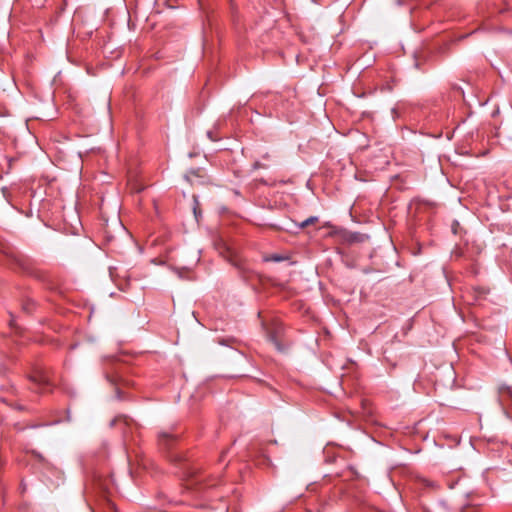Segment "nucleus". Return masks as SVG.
I'll use <instances>...</instances> for the list:
<instances>
[{
    "label": "nucleus",
    "instance_id": "nucleus-8",
    "mask_svg": "<svg viewBox=\"0 0 512 512\" xmlns=\"http://www.w3.org/2000/svg\"><path fill=\"white\" fill-rule=\"evenodd\" d=\"M254 167H255V168H259V167H260V164H259L258 162H256V163L254 164Z\"/></svg>",
    "mask_w": 512,
    "mask_h": 512
},
{
    "label": "nucleus",
    "instance_id": "nucleus-10",
    "mask_svg": "<svg viewBox=\"0 0 512 512\" xmlns=\"http://www.w3.org/2000/svg\"><path fill=\"white\" fill-rule=\"evenodd\" d=\"M229 261L232 262V264H235V261H233V259L229 258Z\"/></svg>",
    "mask_w": 512,
    "mask_h": 512
},
{
    "label": "nucleus",
    "instance_id": "nucleus-4",
    "mask_svg": "<svg viewBox=\"0 0 512 512\" xmlns=\"http://www.w3.org/2000/svg\"><path fill=\"white\" fill-rule=\"evenodd\" d=\"M34 381L39 382V384H41V385H47L48 384V380L45 377H43V376H39V378H34Z\"/></svg>",
    "mask_w": 512,
    "mask_h": 512
},
{
    "label": "nucleus",
    "instance_id": "nucleus-2",
    "mask_svg": "<svg viewBox=\"0 0 512 512\" xmlns=\"http://www.w3.org/2000/svg\"><path fill=\"white\" fill-rule=\"evenodd\" d=\"M317 221H318V218H317V217H315V216H311V217L307 218L306 220H304L303 222H301V223L298 225V227H299V228H301V229H303V228H305V227H307V226H309V225H311V224L316 223Z\"/></svg>",
    "mask_w": 512,
    "mask_h": 512
},
{
    "label": "nucleus",
    "instance_id": "nucleus-7",
    "mask_svg": "<svg viewBox=\"0 0 512 512\" xmlns=\"http://www.w3.org/2000/svg\"><path fill=\"white\" fill-rule=\"evenodd\" d=\"M476 292L478 293V295H485L486 294V291L484 289H477Z\"/></svg>",
    "mask_w": 512,
    "mask_h": 512
},
{
    "label": "nucleus",
    "instance_id": "nucleus-1",
    "mask_svg": "<svg viewBox=\"0 0 512 512\" xmlns=\"http://www.w3.org/2000/svg\"><path fill=\"white\" fill-rule=\"evenodd\" d=\"M498 390L501 396H508L512 399V390L510 386L503 384L499 386Z\"/></svg>",
    "mask_w": 512,
    "mask_h": 512
},
{
    "label": "nucleus",
    "instance_id": "nucleus-6",
    "mask_svg": "<svg viewBox=\"0 0 512 512\" xmlns=\"http://www.w3.org/2000/svg\"><path fill=\"white\" fill-rule=\"evenodd\" d=\"M159 437L160 439H169L171 438V435H169L168 433H161Z\"/></svg>",
    "mask_w": 512,
    "mask_h": 512
},
{
    "label": "nucleus",
    "instance_id": "nucleus-3",
    "mask_svg": "<svg viewBox=\"0 0 512 512\" xmlns=\"http://www.w3.org/2000/svg\"><path fill=\"white\" fill-rule=\"evenodd\" d=\"M286 259H287V257L282 256V255H277V254L272 255V256L266 258L267 261H274V262H281V261H284Z\"/></svg>",
    "mask_w": 512,
    "mask_h": 512
},
{
    "label": "nucleus",
    "instance_id": "nucleus-5",
    "mask_svg": "<svg viewBox=\"0 0 512 512\" xmlns=\"http://www.w3.org/2000/svg\"><path fill=\"white\" fill-rule=\"evenodd\" d=\"M207 137H208L211 141H216V140H217V137L214 135V132H213V131H208V132H207Z\"/></svg>",
    "mask_w": 512,
    "mask_h": 512
},
{
    "label": "nucleus",
    "instance_id": "nucleus-9",
    "mask_svg": "<svg viewBox=\"0 0 512 512\" xmlns=\"http://www.w3.org/2000/svg\"><path fill=\"white\" fill-rule=\"evenodd\" d=\"M229 261L232 262V264H235V261H233V259L229 258Z\"/></svg>",
    "mask_w": 512,
    "mask_h": 512
}]
</instances>
